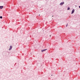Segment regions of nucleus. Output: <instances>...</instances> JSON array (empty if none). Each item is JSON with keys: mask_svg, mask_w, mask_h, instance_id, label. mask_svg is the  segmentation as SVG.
Returning <instances> with one entry per match:
<instances>
[{"mask_svg": "<svg viewBox=\"0 0 80 80\" xmlns=\"http://www.w3.org/2000/svg\"><path fill=\"white\" fill-rule=\"evenodd\" d=\"M74 12H75V10L74 9H73L72 10V14H73V13H74Z\"/></svg>", "mask_w": 80, "mask_h": 80, "instance_id": "nucleus-1", "label": "nucleus"}, {"mask_svg": "<svg viewBox=\"0 0 80 80\" xmlns=\"http://www.w3.org/2000/svg\"><path fill=\"white\" fill-rule=\"evenodd\" d=\"M12 46H10V48L9 49V50H12Z\"/></svg>", "mask_w": 80, "mask_h": 80, "instance_id": "nucleus-2", "label": "nucleus"}, {"mask_svg": "<svg viewBox=\"0 0 80 80\" xmlns=\"http://www.w3.org/2000/svg\"><path fill=\"white\" fill-rule=\"evenodd\" d=\"M47 50V49H43V50H42L41 52H44V51H45V50Z\"/></svg>", "mask_w": 80, "mask_h": 80, "instance_id": "nucleus-3", "label": "nucleus"}, {"mask_svg": "<svg viewBox=\"0 0 80 80\" xmlns=\"http://www.w3.org/2000/svg\"><path fill=\"white\" fill-rule=\"evenodd\" d=\"M63 2H61L60 3V5H63Z\"/></svg>", "mask_w": 80, "mask_h": 80, "instance_id": "nucleus-4", "label": "nucleus"}, {"mask_svg": "<svg viewBox=\"0 0 80 80\" xmlns=\"http://www.w3.org/2000/svg\"><path fill=\"white\" fill-rule=\"evenodd\" d=\"M3 6H0V9H2V8H3Z\"/></svg>", "mask_w": 80, "mask_h": 80, "instance_id": "nucleus-5", "label": "nucleus"}, {"mask_svg": "<svg viewBox=\"0 0 80 80\" xmlns=\"http://www.w3.org/2000/svg\"><path fill=\"white\" fill-rule=\"evenodd\" d=\"M70 8L69 7H68L67 10H70Z\"/></svg>", "mask_w": 80, "mask_h": 80, "instance_id": "nucleus-6", "label": "nucleus"}, {"mask_svg": "<svg viewBox=\"0 0 80 80\" xmlns=\"http://www.w3.org/2000/svg\"><path fill=\"white\" fill-rule=\"evenodd\" d=\"M0 18H2V16H0Z\"/></svg>", "mask_w": 80, "mask_h": 80, "instance_id": "nucleus-7", "label": "nucleus"}, {"mask_svg": "<svg viewBox=\"0 0 80 80\" xmlns=\"http://www.w3.org/2000/svg\"><path fill=\"white\" fill-rule=\"evenodd\" d=\"M67 26H68V24H67L66 25V27H67Z\"/></svg>", "mask_w": 80, "mask_h": 80, "instance_id": "nucleus-8", "label": "nucleus"}, {"mask_svg": "<svg viewBox=\"0 0 80 80\" xmlns=\"http://www.w3.org/2000/svg\"><path fill=\"white\" fill-rule=\"evenodd\" d=\"M79 8H80V6H79Z\"/></svg>", "mask_w": 80, "mask_h": 80, "instance_id": "nucleus-9", "label": "nucleus"}, {"mask_svg": "<svg viewBox=\"0 0 80 80\" xmlns=\"http://www.w3.org/2000/svg\"><path fill=\"white\" fill-rule=\"evenodd\" d=\"M50 37H51V35H50Z\"/></svg>", "mask_w": 80, "mask_h": 80, "instance_id": "nucleus-10", "label": "nucleus"}, {"mask_svg": "<svg viewBox=\"0 0 80 80\" xmlns=\"http://www.w3.org/2000/svg\"><path fill=\"white\" fill-rule=\"evenodd\" d=\"M39 16H40V15H39Z\"/></svg>", "mask_w": 80, "mask_h": 80, "instance_id": "nucleus-11", "label": "nucleus"}, {"mask_svg": "<svg viewBox=\"0 0 80 80\" xmlns=\"http://www.w3.org/2000/svg\"><path fill=\"white\" fill-rule=\"evenodd\" d=\"M52 17H53V16H52Z\"/></svg>", "mask_w": 80, "mask_h": 80, "instance_id": "nucleus-12", "label": "nucleus"}]
</instances>
